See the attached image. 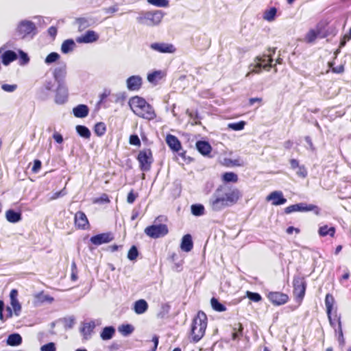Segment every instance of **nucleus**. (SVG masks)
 I'll use <instances>...</instances> for the list:
<instances>
[{
  "label": "nucleus",
  "instance_id": "34",
  "mask_svg": "<svg viewBox=\"0 0 351 351\" xmlns=\"http://www.w3.org/2000/svg\"><path fill=\"white\" fill-rule=\"evenodd\" d=\"M277 13V9L274 7L269 8V10H266L264 13L263 18L264 20L271 22L274 21Z\"/></svg>",
  "mask_w": 351,
  "mask_h": 351
},
{
  "label": "nucleus",
  "instance_id": "11",
  "mask_svg": "<svg viewBox=\"0 0 351 351\" xmlns=\"http://www.w3.org/2000/svg\"><path fill=\"white\" fill-rule=\"evenodd\" d=\"M68 88L64 83L58 84L54 101L57 104H63L68 100Z\"/></svg>",
  "mask_w": 351,
  "mask_h": 351
},
{
  "label": "nucleus",
  "instance_id": "48",
  "mask_svg": "<svg viewBox=\"0 0 351 351\" xmlns=\"http://www.w3.org/2000/svg\"><path fill=\"white\" fill-rule=\"evenodd\" d=\"M147 2L151 5L160 8H166L169 5L168 0H147Z\"/></svg>",
  "mask_w": 351,
  "mask_h": 351
},
{
  "label": "nucleus",
  "instance_id": "22",
  "mask_svg": "<svg viewBox=\"0 0 351 351\" xmlns=\"http://www.w3.org/2000/svg\"><path fill=\"white\" fill-rule=\"evenodd\" d=\"M193 247V243L191 234H185L182 239L180 245L181 250L184 252H189L192 250Z\"/></svg>",
  "mask_w": 351,
  "mask_h": 351
},
{
  "label": "nucleus",
  "instance_id": "57",
  "mask_svg": "<svg viewBox=\"0 0 351 351\" xmlns=\"http://www.w3.org/2000/svg\"><path fill=\"white\" fill-rule=\"evenodd\" d=\"M296 173L298 176L301 178H306L307 176V171L304 166H300L299 168H298V171H296Z\"/></svg>",
  "mask_w": 351,
  "mask_h": 351
},
{
  "label": "nucleus",
  "instance_id": "7",
  "mask_svg": "<svg viewBox=\"0 0 351 351\" xmlns=\"http://www.w3.org/2000/svg\"><path fill=\"white\" fill-rule=\"evenodd\" d=\"M140 168L143 171H148L153 162L152 152L149 149L141 151L137 157Z\"/></svg>",
  "mask_w": 351,
  "mask_h": 351
},
{
  "label": "nucleus",
  "instance_id": "50",
  "mask_svg": "<svg viewBox=\"0 0 351 351\" xmlns=\"http://www.w3.org/2000/svg\"><path fill=\"white\" fill-rule=\"evenodd\" d=\"M317 37V33L313 30H310L306 35L305 39L308 43H313Z\"/></svg>",
  "mask_w": 351,
  "mask_h": 351
},
{
  "label": "nucleus",
  "instance_id": "8",
  "mask_svg": "<svg viewBox=\"0 0 351 351\" xmlns=\"http://www.w3.org/2000/svg\"><path fill=\"white\" fill-rule=\"evenodd\" d=\"M145 233L152 238H159L168 233V228L165 224L152 225L145 229Z\"/></svg>",
  "mask_w": 351,
  "mask_h": 351
},
{
  "label": "nucleus",
  "instance_id": "27",
  "mask_svg": "<svg viewBox=\"0 0 351 351\" xmlns=\"http://www.w3.org/2000/svg\"><path fill=\"white\" fill-rule=\"evenodd\" d=\"M197 149L200 152L202 155H208L211 152V146L210 144L204 141H199L196 143Z\"/></svg>",
  "mask_w": 351,
  "mask_h": 351
},
{
  "label": "nucleus",
  "instance_id": "53",
  "mask_svg": "<svg viewBox=\"0 0 351 351\" xmlns=\"http://www.w3.org/2000/svg\"><path fill=\"white\" fill-rule=\"evenodd\" d=\"M247 295L248 298L254 302H259L261 300V296L258 293L247 291Z\"/></svg>",
  "mask_w": 351,
  "mask_h": 351
},
{
  "label": "nucleus",
  "instance_id": "39",
  "mask_svg": "<svg viewBox=\"0 0 351 351\" xmlns=\"http://www.w3.org/2000/svg\"><path fill=\"white\" fill-rule=\"evenodd\" d=\"M243 326L241 323H238L233 328L232 333V339L233 340H239L243 335Z\"/></svg>",
  "mask_w": 351,
  "mask_h": 351
},
{
  "label": "nucleus",
  "instance_id": "26",
  "mask_svg": "<svg viewBox=\"0 0 351 351\" xmlns=\"http://www.w3.org/2000/svg\"><path fill=\"white\" fill-rule=\"evenodd\" d=\"M2 63L7 66L17 58L16 53L11 50L5 51L1 56Z\"/></svg>",
  "mask_w": 351,
  "mask_h": 351
},
{
  "label": "nucleus",
  "instance_id": "5",
  "mask_svg": "<svg viewBox=\"0 0 351 351\" xmlns=\"http://www.w3.org/2000/svg\"><path fill=\"white\" fill-rule=\"evenodd\" d=\"M163 18V13L160 10L154 12H146L141 14L136 21L138 23L147 26H154L158 25Z\"/></svg>",
  "mask_w": 351,
  "mask_h": 351
},
{
  "label": "nucleus",
  "instance_id": "16",
  "mask_svg": "<svg viewBox=\"0 0 351 351\" xmlns=\"http://www.w3.org/2000/svg\"><path fill=\"white\" fill-rule=\"evenodd\" d=\"M143 80L139 75H132L126 80L127 88L129 90H138L142 86Z\"/></svg>",
  "mask_w": 351,
  "mask_h": 351
},
{
  "label": "nucleus",
  "instance_id": "33",
  "mask_svg": "<svg viewBox=\"0 0 351 351\" xmlns=\"http://www.w3.org/2000/svg\"><path fill=\"white\" fill-rule=\"evenodd\" d=\"M318 233L321 237L330 235L331 237H333L335 234V228L334 227L328 228V226L325 225L319 228Z\"/></svg>",
  "mask_w": 351,
  "mask_h": 351
},
{
  "label": "nucleus",
  "instance_id": "46",
  "mask_svg": "<svg viewBox=\"0 0 351 351\" xmlns=\"http://www.w3.org/2000/svg\"><path fill=\"white\" fill-rule=\"evenodd\" d=\"M77 23L78 24V29L79 31H83L86 28L90 26L89 21L85 18H80L76 20Z\"/></svg>",
  "mask_w": 351,
  "mask_h": 351
},
{
  "label": "nucleus",
  "instance_id": "15",
  "mask_svg": "<svg viewBox=\"0 0 351 351\" xmlns=\"http://www.w3.org/2000/svg\"><path fill=\"white\" fill-rule=\"evenodd\" d=\"M99 39V35L93 30H88L81 36L76 38L78 43H91Z\"/></svg>",
  "mask_w": 351,
  "mask_h": 351
},
{
  "label": "nucleus",
  "instance_id": "51",
  "mask_svg": "<svg viewBox=\"0 0 351 351\" xmlns=\"http://www.w3.org/2000/svg\"><path fill=\"white\" fill-rule=\"evenodd\" d=\"M40 351H56V344L53 342L46 343L40 347Z\"/></svg>",
  "mask_w": 351,
  "mask_h": 351
},
{
  "label": "nucleus",
  "instance_id": "60",
  "mask_svg": "<svg viewBox=\"0 0 351 351\" xmlns=\"http://www.w3.org/2000/svg\"><path fill=\"white\" fill-rule=\"evenodd\" d=\"M66 195V192L64 191V189H62L60 191L56 192L53 193V195L51 196V199H56L60 197H62Z\"/></svg>",
  "mask_w": 351,
  "mask_h": 351
},
{
  "label": "nucleus",
  "instance_id": "56",
  "mask_svg": "<svg viewBox=\"0 0 351 351\" xmlns=\"http://www.w3.org/2000/svg\"><path fill=\"white\" fill-rule=\"evenodd\" d=\"M129 142L131 145L140 146L141 145V141L138 138V136L136 134H132L130 136Z\"/></svg>",
  "mask_w": 351,
  "mask_h": 351
},
{
  "label": "nucleus",
  "instance_id": "47",
  "mask_svg": "<svg viewBox=\"0 0 351 351\" xmlns=\"http://www.w3.org/2000/svg\"><path fill=\"white\" fill-rule=\"evenodd\" d=\"M335 317H337V328H336L335 329V332H338L339 341H343V330H342V328H341V318H340V316H338L337 314H335Z\"/></svg>",
  "mask_w": 351,
  "mask_h": 351
},
{
  "label": "nucleus",
  "instance_id": "19",
  "mask_svg": "<svg viewBox=\"0 0 351 351\" xmlns=\"http://www.w3.org/2000/svg\"><path fill=\"white\" fill-rule=\"evenodd\" d=\"M18 291L16 289H12L10 293V304L12 309L15 315L19 316L21 311V305L17 300Z\"/></svg>",
  "mask_w": 351,
  "mask_h": 351
},
{
  "label": "nucleus",
  "instance_id": "37",
  "mask_svg": "<svg viewBox=\"0 0 351 351\" xmlns=\"http://www.w3.org/2000/svg\"><path fill=\"white\" fill-rule=\"evenodd\" d=\"M95 327V324L94 322H90L84 324V326L82 328V332L84 335L85 338L87 339L88 337H90Z\"/></svg>",
  "mask_w": 351,
  "mask_h": 351
},
{
  "label": "nucleus",
  "instance_id": "45",
  "mask_svg": "<svg viewBox=\"0 0 351 351\" xmlns=\"http://www.w3.org/2000/svg\"><path fill=\"white\" fill-rule=\"evenodd\" d=\"M245 122L241 121L237 123H230L228 124V128L234 131H239L244 128Z\"/></svg>",
  "mask_w": 351,
  "mask_h": 351
},
{
  "label": "nucleus",
  "instance_id": "63",
  "mask_svg": "<svg viewBox=\"0 0 351 351\" xmlns=\"http://www.w3.org/2000/svg\"><path fill=\"white\" fill-rule=\"evenodd\" d=\"M48 34L52 37L55 38L57 34V28L54 26H51L48 29Z\"/></svg>",
  "mask_w": 351,
  "mask_h": 351
},
{
  "label": "nucleus",
  "instance_id": "54",
  "mask_svg": "<svg viewBox=\"0 0 351 351\" xmlns=\"http://www.w3.org/2000/svg\"><path fill=\"white\" fill-rule=\"evenodd\" d=\"M1 88L5 91V92H8V93H12L14 92V90H16L17 88V85L16 84H4L1 86Z\"/></svg>",
  "mask_w": 351,
  "mask_h": 351
},
{
  "label": "nucleus",
  "instance_id": "43",
  "mask_svg": "<svg viewBox=\"0 0 351 351\" xmlns=\"http://www.w3.org/2000/svg\"><path fill=\"white\" fill-rule=\"evenodd\" d=\"M223 180L226 182H237L238 181V176L233 172H226L223 174Z\"/></svg>",
  "mask_w": 351,
  "mask_h": 351
},
{
  "label": "nucleus",
  "instance_id": "1",
  "mask_svg": "<svg viewBox=\"0 0 351 351\" xmlns=\"http://www.w3.org/2000/svg\"><path fill=\"white\" fill-rule=\"evenodd\" d=\"M241 193L237 189L225 192L223 188H218L209 199V204L214 211H219L235 204L241 197Z\"/></svg>",
  "mask_w": 351,
  "mask_h": 351
},
{
  "label": "nucleus",
  "instance_id": "3",
  "mask_svg": "<svg viewBox=\"0 0 351 351\" xmlns=\"http://www.w3.org/2000/svg\"><path fill=\"white\" fill-rule=\"evenodd\" d=\"M207 327V316L203 311H199L194 317L191 328L193 341H199L204 335Z\"/></svg>",
  "mask_w": 351,
  "mask_h": 351
},
{
  "label": "nucleus",
  "instance_id": "31",
  "mask_svg": "<svg viewBox=\"0 0 351 351\" xmlns=\"http://www.w3.org/2000/svg\"><path fill=\"white\" fill-rule=\"evenodd\" d=\"M335 299L333 296L330 293L326 294L325 298V305L326 308V313L328 317H330V315L332 314Z\"/></svg>",
  "mask_w": 351,
  "mask_h": 351
},
{
  "label": "nucleus",
  "instance_id": "38",
  "mask_svg": "<svg viewBox=\"0 0 351 351\" xmlns=\"http://www.w3.org/2000/svg\"><path fill=\"white\" fill-rule=\"evenodd\" d=\"M134 330V327L130 324H122L118 328L119 332L125 337L132 334Z\"/></svg>",
  "mask_w": 351,
  "mask_h": 351
},
{
  "label": "nucleus",
  "instance_id": "21",
  "mask_svg": "<svg viewBox=\"0 0 351 351\" xmlns=\"http://www.w3.org/2000/svg\"><path fill=\"white\" fill-rule=\"evenodd\" d=\"M166 142L169 147L174 152H178L181 149V144L178 138L173 135L168 134Z\"/></svg>",
  "mask_w": 351,
  "mask_h": 351
},
{
  "label": "nucleus",
  "instance_id": "44",
  "mask_svg": "<svg viewBox=\"0 0 351 351\" xmlns=\"http://www.w3.org/2000/svg\"><path fill=\"white\" fill-rule=\"evenodd\" d=\"M191 213L195 216H201L204 213V207L202 204H193L191 206Z\"/></svg>",
  "mask_w": 351,
  "mask_h": 351
},
{
  "label": "nucleus",
  "instance_id": "30",
  "mask_svg": "<svg viewBox=\"0 0 351 351\" xmlns=\"http://www.w3.org/2000/svg\"><path fill=\"white\" fill-rule=\"evenodd\" d=\"M6 219L9 222L16 223L21 219V215L13 210H8L6 212Z\"/></svg>",
  "mask_w": 351,
  "mask_h": 351
},
{
  "label": "nucleus",
  "instance_id": "17",
  "mask_svg": "<svg viewBox=\"0 0 351 351\" xmlns=\"http://www.w3.org/2000/svg\"><path fill=\"white\" fill-rule=\"evenodd\" d=\"M113 240V237L110 233H102L93 236L90 238V241L95 245H99L103 243H109Z\"/></svg>",
  "mask_w": 351,
  "mask_h": 351
},
{
  "label": "nucleus",
  "instance_id": "61",
  "mask_svg": "<svg viewBox=\"0 0 351 351\" xmlns=\"http://www.w3.org/2000/svg\"><path fill=\"white\" fill-rule=\"evenodd\" d=\"M53 138H54V140L58 143H62L63 142V137L62 136L58 133V132H55L53 135Z\"/></svg>",
  "mask_w": 351,
  "mask_h": 351
},
{
  "label": "nucleus",
  "instance_id": "40",
  "mask_svg": "<svg viewBox=\"0 0 351 351\" xmlns=\"http://www.w3.org/2000/svg\"><path fill=\"white\" fill-rule=\"evenodd\" d=\"M212 308L218 312H223L226 310V306L220 303L217 299L213 298L210 300Z\"/></svg>",
  "mask_w": 351,
  "mask_h": 351
},
{
  "label": "nucleus",
  "instance_id": "41",
  "mask_svg": "<svg viewBox=\"0 0 351 351\" xmlns=\"http://www.w3.org/2000/svg\"><path fill=\"white\" fill-rule=\"evenodd\" d=\"M60 58V56L56 52H51L47 56L45 59V63L46 64H51L57 62Z\"/></svg>",
  "mask_w": 351,
  "mask_h": 351
},
{
  "label": "nucleus",
  "instance_id": "58",
  "mask_svg": "<svg viewBox=\"0 0 351 351\" xmlns=\"http://www.w3.org/2000/svg\"><path fill=\"white\" fill-rule=\"evenodd\" d=\"M138 197V195L137 194H135L133 191V190H132L128 195V197H127V202L128 204H132L134 203V202L135 201V199H136V197Z\"/></svg>",
  "mask_w": 351,
  "mask_h": 351
},
{
  "label": "nucleus",
  "instance_id": "14",
  "mask_svg": "<svg viewBox=\"0 0 351 351\" xmlns=\"http://www.w3.org/2000/svg\"><path fill=\"white\" fill-rule=\"evenodd\" d=\"M269 301L274 305H282L285 304L289 299L287 295L280 292H270L267 295Z\"/></svg>",
  "mask_w": 351,
  "mask_h": 351
},
{
  "label": "nucleus",
  "instance_id": "64",
  "mask_svg": "<svg viewBox=\"0 0 351 351\" xmlns=\"http://www.w3.org/2000/svg\"><path fill=\"white\" fill-rule=\"evenodd\" d=\"M120 345L118 343H113L109 346L108 349L110 351H117L120 348Z\"/></svg>",
  "mask_w": 351,
  "mask_h": 351
},
{
  "label": "nucleus",
  "instance_id": "9",
  "mask_svg": "<svg viewBox=\"0 0 351 351\" xmlns=\"http://www.w3.org/2000/svg\"><path fill=\"white\" fill-rule=\"evenodd\" d=\"M316 210V214H319V208L317 206L313 204H306L305 203H300L293 205H291L285 208V213L287 214L291 213L293 212H307Z\"/></svg>",
  "mask_w": 351,
  "mask_h": 351
},
{
  "label": "nucleus",
  "instance_id": "23",
  "mask_svg": "<svg viewBox=\"0 0 351 351\" xmlns=\"http://www.w3.org/2000/svg\"><path fill=\"white\" fill-rule=\"evenodd\" d=\"M73 114L77 118H84L89 112V109L86 105L80 104L73 109Z\"/></svg>",
  "mask_w": 351,
  "mask_h": 351
},
{
  "label": "nucleus",
  "instance_id": "52",
  "mask_svg": "<svg viewBox=\"0 0 351 351\" xmlns=\"http://www.w3.org/2000/svg\"><path fill=\"white\" fill-rule=\"evenodd\" d=\"M75 324L73 317H66L64 319V325L65 328H72Z\"/></svg>",
  "mask_w": 351,
  "mask_h": 351
},
{
  "label": "nucleus",
  "instance_id": "13",
  "mask_svg": "<svg viewBox=\"0 0 351 351\" xmlns=\"http://www.w3.org/2000/svg\"><path fill=\"white\" fill-rule=\"evenodd\" d=\"M150 48L160 53H173L176 51V48L172 44L164 43H154L150 45Z\"/></svg>",
  "mask_w": 351,
  "mask_h": 351
},
{
  "label": "nucleus",
  "instance_id": "35",
  "mask_svg": "<svg viewBox=\"0 0 351 351\" xmlns=\"http://www.w3.org/2000/svg\"><path fill=\"white\" fill-rule=\"evenodd\" d=\"M163 77V73L161 71H155L147 75V80L149 82L156 84L158 80H161Z\"/></svg>",
  "mask_w": 351,
  "mask_h": 351
},
{
  "label": "nucleus",
  "instance_id": "24",
  "mask_svg": "<svg viewBox=\"0 0 351 351\" xmlns=\"http://www.w3.org/2000/svg\"><path fill=\"white\" fill-rule=\"evenodd\" d=\"M147 308L148 304L145 300L141 299L137 300L134 303V311L138 315H141L145 313Z\"/></svg>",
  "mask_w": 351,
  "mask_h": 351
},
{
  "label": "nucleus",
  "instance_id": "42",
  "mask_svg": "<svg viewBox=\"0 0 351 351\" xmlns=\"http://www.w3.org/2000/svg\"><path fill=\"white\" fill-rule=\"evenodd\" d=\"M106 130V127L104 123L99 122L95 124L94 128V132L98 136H103Z\"/></svg>",
  "mask_w": 351,
  "mask_h": 351
},
{
  "label": "nucleus",
  "instance_id": "55",
  "mask_svg": "<svg viewBox=\"0 0 351 351\" xmlns=\"http://www.w3.org/2000/svg\"><path fill=\"white\" fill-rule=\"evenodd\" d=\"M55 80H46L43 84V86L45 87V88L47 90H53L54 86H55Z\"/></svg>",
  "mask_w": 351,
  "mask_h": 351
},
{
  "label": "nucleus",
  "instance_id": "4",
  "mask_svg": "<svg viewBox=\"0 0 351 351\" xmlns=\"http://www.w3.org/2000/svg\"><path fill=\"white\" fill-rule=\"evenodd\" d=\"M275 49H273L272 51L269 49V53L256 57L254 62L250 64V71L246 74L245 77H248L252 73H259L261 69L268 71L272 66L271 62L273 59L271 56L275 53Z\"/></svg>",
  "mask_w": 351,
  "mask_h": 351
},
{
  "label": "nucleus",
  "instance_id": "2",
  "mask_svg": "<svg viewBox=\"0 0 351 351\" xmlns=\"http://www.w3.org/2000/svg\"><path fill=\"white\" fill-rule=\"evenodd\" d=\"M129 106L133 112L139 117L152 120L156 117L153 108L142 97H132L129 101Z\"/></svg>",
  "mask_w": 351,
  "mask_h": 351
},
{
  "label": "nucleus",
  "instance_id": "20",
  "mask_svg": "<svg viewBox=\"0 0 351 351\" xmlns=\"http://www.w3.org/2000/svg\"><path fill=\"white\" fill-rule=\"evenodd\" d=\"M267 201H272V204L275 206L282 205L286 203L287 199L283 197V194L280 191L271 192L267 197Z\"/></svg>",
  "mask_w": 351,
  "mask_h": 351
},
{
  "label": "nucleus",
  "instance_id": "12",
  "mask_svg": "<svg viewBox=\"0 0 351 351\" xmlns=\"http://www.w3.org/2000/svg\"><path fill=\"white\" fill-rule=\"evenodd\" d=\"M293 292L300 298H302L305 294L306 282L303 277L297 276L293 279Z\"/></svg>",
  "mask_w": 351,
  "mask_h": 351
},
{
  "label": "nucleus",
  "instance_id": "62",
  "mask_svg": "<svg viewBox=\"0 0 351 351\" xmlns=\"http://www.w3.org/2000/svg\"><path fill=\"white\" fill-rule=\"evenodd\" d=\"M226 164L227 165H230V164L234 166H241V163L239 162V160H232L230 159H226Z\"/></svg>",
  "mask_w": 351,
  "mask_h": 351
},
{
  "label": "nucleus",
  "instance_id": "32",
  "mask_svg": "<svg viewBox=\"0 0 351 351\" xmlns=\"http://www.w3.org/2000/svg\"><path fill=\"white\" fill-rule=\"evenodd\" d=\"M115 332V329L113 326L105 327L101 332V338L103 340H109L112 339Z\"/></svg>",
  "mask_w": 351,
  "mask_h": 351
},
{
  "label": "nucleus",
  "instance_id": "28",
  "mask_svg": "<svg viewBox=\"0 0 351 351\" xmlns=\"http://www.w3.org/2000/svg\"><path fill=\"white\" fill-rule=\"evenodd\" d=\"M53 301V298L49 295H45L41 292L35 295L34 304L36 305H39L45 302L51 303Z\"/></svg>",
  "mask_w": 351,
  "mask_h": 351
},
{
  "label": "nucleus",
  "instance_id": "25",
  "mask_svg": "<svg viewBox=\"0 0 351 351\" xmlns=\"http://www.w3.org/2000/svg\"><path fill=\"white\" fill-rule=\"evenodd\" d=\"M76 47V44L72 39L65 40L61 45V51L62 53L67 54L72 52Z\"/></svg>",
  "mask_w": 351,
  "mask_h": 351
},
{
  "label": "nucleus",
  "instance_id": "59",
  "mask_svg": "<svg viewBox=\"0 0 351 351\" xmlns=\"http://www.w3.org/2000/svg\"><path fill=\"white\" fill-rule=\"evenodd\" d=\"M41 168V162L39 160H35L32 171L34 173H37Z\"/></svg>",
  "mask_w": 351,
  "mask_h": 351
},
{
  "label": "nucleus",
  "instance_id": "10",
  "mask_svg": "<svg viewBox=\"0 0 351 351\" xmlns=\"http://www.w3.org/2000/svg\"><path fill=\"white\" fill-rule=\"evenodd\" d=\"M66 64L65 62H58L53 70V76L55 81L58 83H64V79L66 76Z\"/></svg>",
  "mask_w": 351,
  "mask_h": 351
},
{
  "label": "nucleus",
  "instance_id": "49",
  "mask_svg": "<svg viewBox=\"0 0 351 351\" xmlns=\"http://www.w3.org/2000/svg\"><path fill=\"white\" fill-rule=\"evenodd\" d=\"M138 252L137 247L135 245L132 246L128 254V259L130 261H134L138 257Z\"/></svg>",
  "mask_w": 351,
  "mask_h": 351
},
{
  "label": "nucleus",
  "instance_id": "18",
  "mask_svg": "<svg viewBox=\"0 0 351 351\" xmlns=\"http://www.w3.org/2000/svg\"><path fill=\"white\" fill-rule=\"evenodd\" d=\"M75 224L80 229H87L89 226V223L86 215L82 211H78L75 215Z\"/></svg>",
  "mask_w": 351,
  "mask_h": 351
},
{
  "label": "nucleus",
  "instance_id": "29",
  "mask_svg": "<svg viewBox=\"0 0 351 351\" xmlns=\"http://www.w3.org/2000/svg\"><path fill=\"white\" fill-rule=\"evenodd\" d=\"M22 343V337L18 333L10 335L7 339V344L11 346H19Z\"/></svg>",
  "mask_w": 351,
  "mask_h": 351
},
{
  "label": "nucleus",
  "instance_id": "36",
  "mask_svg": "<svg viewBox=\"0 0 351 351\" xmlns=\"http://www.w3.org/2000/svg\"><path fill=\"white\" fill-rule=\"evenodd\" d=\"M75 129H76L77 133L81 137H83L86 139L90 138L91 134H90V131L89 130V129L87 127H86L84 125H78L76 126Z\"/></svg>",
  "mask_w": 351,
  "mask_h": 351
},
{
  "label": "nucleus",
  "instance_id": "6",
  "mask_svg": "<svg viewBox=\"0 0 351 351\" xmlns=\"http://www.w3.org/2000/svg\"><path fill=\"white\" fill-rule=\"evenodd\" d=\"M16 34L21 38H33L36 34V25L27 20L21 21L16 28Z\"/></svg>",
  "mask_w": 351,
  "mask_h": 351
}]
</instances>
